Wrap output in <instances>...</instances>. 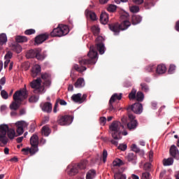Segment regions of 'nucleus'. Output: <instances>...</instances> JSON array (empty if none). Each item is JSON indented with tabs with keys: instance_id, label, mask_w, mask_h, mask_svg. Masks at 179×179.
Here are the masks:
<instances>
[{
	"instance_id": "obj_64",
	"label": "nucleus",
	"mask_w": 179,
	"mask_h": 179,
	"mask_svg": "<svg viewBox=\"0 0 179 179\" xmlns=\"http://www.w3.org/2000/svg\"><path fill=\"white\" fill-rule=\"evenodd\" d=\"M131 150L134 151V152H137L138 151V146H136V144H133L131 145Z\"/></svg>"
},
{
	"instance_id": "obj_38",
	"label": "nucleus",
	"mask_w": 179,
	"mask_h": 179,
	"mask_svg": "<svg viewBox=\"0 0 179 179\" xmlns=\"http://www.w3.org/2000/svg\"><path fill=\"white\" fill-rule=\"evenodd\" d=\"M113 164L114 167H120V166H122V164H124V162L120 159H115L113 161Z\"/></svg>"
},
{
	"instance_id": "obj_34",
	"label": "nucleus",
	"mask_w": 179,
	"mask_h": 179,
	"mask_svg": "<svg viewBox=\"0 0 179 179\" xmlns=\"http://www.w3.org/2000/svg\"><path fill=\"white\" fill-rule=\"evenodd\" d=\"M94 177H96V171L92 169L87 172L86 179H93Z\"/></svg>"
},
{
	"instance_id": "obj_49",
	"label": "nucleus",
	"mask_w": 179,
	"mask_h": 179,
	"mask_svg": "<svg viewBox=\"0 0 179 179\" xmlns=\"http://www.w3.org/2000/svg\"><path fill=\"white\" fill-rule=\"evenodd\" d=\"M141 179H150V173L148 172H144L142 173Z\"/></svg>"
},
{
	"instance_id": "obj_26",
	"label": "nucleus",
	"mask_w": 179,
	"mask_h": 179,
	"mask_svg": "<svg viewBox=\"0 0 179 179\" xmlns=\"http://www.w3.org/2000/svg\"><path fill=\"white\" fill-rule=\"evenodd\" d=\"M38 52V50H30L27 52L26 57L29 58H34L37 55V52Z\"/></svg>"
},
{
	"instance_id": "obj_55",
	"label": "nucleus",
	"mask_w": 179,
	"mask_h": 179,
	"mask_svg": "<svg viewBox=\"0 0 179 179\" xmlns=\"http://www.w3.org/2000/svg\"><path fill=\"white\" fill-rule=\"evenodd\" d=\"M108 154L107 153V150H104L103 152V163H106L107 162V156Z\"/></svg>"
},
{
	"instance_id": "obj_1",
	"label": "nucleus",
	"mask_w": 179,
	"mask_h": 179,
	"mask_svg": "<svg viewBox=\"0 0 179 179\" xmlns=\"http://www.w3.org/2000/svg\"><path fill=\"white\" fill-rule=\"evenodd\" d=\"M15 127L17 128V135L18 136H20V135H23L24 129H26L27 127H29V123L24 120L18 121L15 123ZM6 134L8 139H15V138L17 136V135H16V131H15V129H9V126H8Z\"/></svg>"
},
{
	"instance_id": "obj_32",
	"label": "nucleus",
	"mask_w": 179,
	"mask_h": 179,
	"mask_svg": "<svg viewBox=\"0 0 179 179\" xmlns=\"http://www.w3.org/2000/svg\"><path fill=\"white\" fill-rule=\"evenodd\" d=\"M173 163H174V159L171 157H169L168 159H164L163 160L164 166H173Z\"/></svg>"
},
{
	"instance_id": "obj_7",
	"label": "nucleus",
	"mask_w": 179,
	"mask_h": 179,
	"mask_svg": "<svg viewBox=\"0 0 179 179\" xmlns=\"http://www.w3.org/2000/svg\"><path fill=\"white\" fill-rule=\"evenodd\" d=\"M86 167V162H81L79 164H75L71 168V166H68V170L70 169L69 171H67V173L69 176H71V177L73 176H76L78 173V170H83Z\"/></svg>"
},
{
	"instance_id": "obj_44",
	"label": "nucleus",
	"mask_w": 179,
	"mask_h": 179,
	"mask_svg": "<svg viewBox=\"0 0 179 179\" xmlns=\"http://www.w3.org/2000/svg\"><path fill=\"white\" fill-rule=\"evenodd\" d=\"M115 179H127V176L122 173H115Z\"/></svg>"
},
{
	"instance_id": "obj_19",
	"label": "nucleus",
	"mask_w": 179,
	"mask_h": 179,
	"mask_svg": "<svg viewBox=\"0 0 179 179\" xmlns=\"http://www.w3.org/2000/svg\"><path fill=\"white\" fill-rule=\"evenodd\" d=\"M170 154L171 156L176 159V160H179V151L177 149L176 145H172L170 148Z\"/></svg>"
},
{
	"instance_id": "obj_27",
	"label": "nucleus",
	"mask_w": 179,
	"mask_h": 179,
	"mask_svg": "<svg viewBox=\"0 0 179 179\" xmlns=\"http://www.w3.org/2000/svg\"><path fill=\"white\" fill-rule=\"evenodd\" d=\"M11 50H13V51H15V52H17V54H20L23 48L20 45L17 43L11 45Z\"/></svg>"
},
{
	"instance_id": "obj_13",
	"label": "nucleus",
	"mask_w": 179,
	"mask_h": 179,
	"mask_svg": "<svg viewBox=\"0 0 179 179\" xmlns=\"http://www.w3.org/2000/svg\"><path fill=\"white\" fill-rule=\"evenodd\" d=\"M129 118L130 120V122L127 124V127L129 129H135L136 127H138V122L135 120V116L132 114H129Z\"/></svg>"
},
{
	"instance_id": "obj_30",
	"label": "nucleus",
	"mask_w": 179,
	"mask_h": 179,
	"mask_svg": "<svg viewBox=\"0 0 179 179\" xmlns=\"http://www.w3.org/2000/svg\"><path fill=\"white\" fill-rule=\"evenodd\" d=\"M8 43V36L6 34L2 33L0 34V45H5Z\"/></svg>"
},
{
	"instance_id": "obj_63",
	"label": "nucleus",
	"mask_w": 179,
	"mask_h": 179,
	"mask_svg": "<svg viewBox=\"0 0 179 179\" xmlns=\"http://www.w3.org/2000/svg\"><path fill=\"white\" fill-rule=\"evenodd\" d=\"M133 2L136 3V5H141V3H143V0H133Z\"/></svg>"
},
{
	"instance_id": "obj_21",
	"label": "nucleus",
	"mask_w": 179,
	"mask_h": 179,
	"mask_svg": "<svg viewBox=\"0 0 179 179\" xmlns=\"http://www.w3.org/2000/svg\"><path fill=\"white\" fill-rule=\"evenodd\" d=\"M74 87L76 89H81V87H85V79L83 78H80L74 83Z\"/></svg>"
},
{
	"instance_id": "obj_37",
	"label": "nucleus",
	"mask_w": 179,
	"mask_h": 179,
	"mask_svg": "<svg viewBox=\"0 0 179 179\" xmlns=\"http://www.w3.org/2000/svg\"><path fill=\"white\" fill-rule=\"evenodd\" d=\"M91 30L94 36H99L100 34V28L97 25L92 26Z\"/></svg>"
},
{
	"instance_id": "obj_46",
	"label": "nucleus",
	"mask_w": 179,
	"mask_h": 179,
	"mask_svg": "<svg viewBox=\"0 0 179 179\" xmlns=\"http://www.w3.org/2000/svg\"><path fill=\"white\" fill-rule=\"evenodd\" d=\"M130 11L132 12V13H138V12H139V6H133L130 7Z\"/></svg>"
},
{
	"instance_id": "obj_6",
	"label": "nucleus",
	"mask_w": 179,
	"mask_h": 179,
	"mask_svg": "<svg viewBox=\"0 0 179 179\" xmlns=\"http://www.w3.org/2000/svg\"><path fill=\"white\" fill-rule=\"evenodd\" d=\"M29 96V94H27V90L26 88L21 89L18 91H16L13 94V100L15 101H19L20 103H22L23 100H26Z\"/></svg>"
},
{
	"instance_id": "obj_14",
	"label": "nucleus",
	"mask_w": 179,
	"mask_h": 179,
	"mask_svg": "<svg viewBox=\"0 0 179 179\" xmlns=\"http://www.w3.org/2000/svg\"><path fill=\"white\" fill-rule=\"evenodd\" d=\"M41 73V66L36 64L32 67L31 75L33 78H37Z\"/></svg>"
},
{
	"instance_id": "obj_8",
	"label": "nucleus",
	"mask_w": 179,
	"mask_h": 179,
	"mask_svg": "<svg viewBox=\"0 0 179 179\" xmlns=\"http://www.w3.org/2000/svg\"><path fill=\"white\" fill-rule=\"evenodd\" d=\"M73 122V117L71 115H60L58 117L57 123L62 127L65 125H71Z\"/></svg>"
},
{
	"instance_id": "obj_57",
	"label": "nucleus",
	"mask_w": 179,
	"mask_h": 179,
	"mask_svg": "<svg viewBox=\"0 0 179 179\" xmlns=\"http://www.w3.org/2000/svg\"><path fill=\"white\" fill-rule=\"evenodd\" d=\"M145 69L147 72H153V71H155V66L150 65L147 66Z\"/></svg>"
},
{
	"instance_id": "obj_40",
	"label": "nucleus",
	"mask_w": 179,
	"mask_h": 179,
	"mask_svg": "<svg viewBox=\"0 0 179 179\" xmlns=\"http://www.w3.org/2000/svg\"><path fill=\"white\" fill-rule=\"evenodd\" d=\"M129 98L130 100H134L136 99V90L133 89L129 94Z\"/></svg>"
},
{
	"instance_id": "obj_58",
	"label": "nucleus",
	"mask_w": 179,
	"mask_h": 179,
	"mask_svg": "<svg viewBox=\"0 0 179 179\" xmlns=\"http://www.w3.org/2000/svg\"><path fill=\"white\" fill-rule=\"evenodd\" d=\"M106 122H107V118H106V117H102L100 118L101 125H106Z\"/></svg>"
},
{
	"instance_id": "obj_24",
	"label": "nucleus",
	"mask_w": 179,
	"mask_h": 179,
	"mask_svg": "<svg viewBox=\"0 0 179 179\" xmlns=\"http://www.w3.org/2000/svg\"><path fill=\"white\" fill-rule=\"evenodd\" d=\"M80 97H82V94H74L71 96V100L74 101V103H78L79 104H82Z\"/></svg>"
},
{
	"instance_id": "obj_43",
	"label": "nucleus",
	"mask_w": 179,
	"mask_h": 179,
	"mask_svg": "<svg viewBox=\"0 0 179 179\" xmlns=\"http://www.w3.org/2000/svg\"><path fill=\"white\" fill-rule=\"evenodd\" d=\"M1 96L4 100H8V99H9V94L7 93L6 91H5V90H1Z\"/></svg>"
},
{
	"instance_id": "obj_17",
	"label": "nucleus",
	"mask_w": 179,
	"mask_h": 179,
	"mask_svg": "<svg viewBox=\"0 0 179 179\" xmlns=\"http://www.w3.org/2000/svg\"><path fill=\"white\" fill-rule=\"evenodd\" d=\"M41 108L45 113H51L52 111V104L50 102L42 103Z\"/></svg>"
},
{
	"instance_id": "obj_45",
	"label": "nucleus",
	"mask_w": 179,
	"mask_h": 179,
	"mask_svg": "<svg viewBox=\"0 0 179 179\" xmlns=\"http://www.w3.org/2000/svg\"><path fill=\"white\" fill-rule=\"evenodd\" d=\"M38 96H32L29 98V103H37V101H38Z\"/></svg>"
},
{
	"instance_id": "obj_3",
	"label": "nucleus",
	"mask_w": 179,
	"mask_h": 179,
	"mask_svg": "<svg viewBox=\"0 0 179 179\" xmlns=\"http://www.w3.org/2000/svg\"><path fill=\"white\" fill-rule=\"evenodd\" d=\"M123 126H121V122H113L111 125L109 127L110 129V134H111L112 137L115 140L111 141V143L113 145H115V146H118V141L120 139H122L121 137V131H120V129Z\"/></svg>"
},
{
	"instance_id": "obj_12",
	"label": "nucleus",
	"mask_w": 179,
	"mask_h": 179,
	"mask_svg": "<svg viewBox=\"0 0 179 179\" xmlns=\"http://www.w3.org/2000/svg\"><path fill=\"white\" fill-rule=\"evenodd\" d=\"M30 144L36 152H38V136L34 134L30 138Z\"/></svg>"
},
{
	"instance_id": "obj_35",
	"label": "nucleus",
	"mask_w": 179,
	"mask_h": 179,
	"mask_svg": "<svg viewBox=\"0 0 179 179\" xmlns=\"http://www.w3.org/2000/svg\"><path fill=\"white\" fill-rule=\"evenodd\" d=\"M22 152H25L26 155H27L29 152L31 155H36V153H37V151L32 147L31 148H23Z\"/></svg>"
},
{
	"instance_id": "obj_2",
	"label": "nucleus",
	"mask_w": 179,
	"mask_h": 179,
	"mask_svg": "<svg viewBox=\"0 0 179 179\" xmlns=\"http://www.w3.org/2000/svg\"><path fill=\"white\" fill-rule=\"evenodd\" d=\"M120 17L122 20V22L120 25L118 24L109 25L110 30H111V31H113L115 36L120 34V30H127V29H128V27L131 26V22L128 21V17H129V13H126L124 14H122Z\"/></svg>"
},
{
	"instance_id": "obj_59",
	"label": "nucleus",
	"mask_w": 179,
	"mask_h": 179,
	"mask_svg": "<svg viewBox=\"0 0 179 179\" xmlns=\"http://www.w3.org/2000/svg\"><path fill=\"white\" fill-rule=\"evenodd\" d=\"M57 103L58 104V103H59L60 106H66V101H65V100L64 99H58L57 101Z\"/></svg>"
},
{
	"instance_id": "obj_41",
	"label": "nucleus",
	"mask_w": 179,
	"mask_h": 179,
	"mask_svg": "<svg viewBox=\"0 0 179 179\" xmlns=\"http://www.w3.org/2000/svg\"><path fill=\"white\" fill-rule=\"evenodd\" d=\"M107 10L110 13L115 12V10H117V6L114 4H109L107 8Z\"/></svg>"
},
{
	"instance_id": "obj_36",
	"label": "nucleus",
	"mask_w": 179,
	"mask_h": 179,
	"mask_svg": "<svg viewBox=\"0 0 179 179\" xmlns=\"http://www.w3.org/2000/svg\"><path fill=\"white\" fill-rule=\"evenodd\" d=\"M17 43H26L27 42V37L23 36H17L15 38Z\"/></svg>"
},
{
	"instance_id": "obj_31",
	"label": "nucleus",
	"mask_w": 179,
	"mask_h": 179,
	"mask_svg": "<svg viewBox=\"0 0 179 179\" xmlns=\"http://www.w3.org/2000/svg\"><path fill=\"white\" fill-rule=\"evenodd\" d=\"M127 160L128 162H131L132 163H136V155L134 154L133 152H129L127 156L126 157Z\"/></svg>"
},
{
	"instance_id": "obj_33",
	"label": "nucleus",
	"mask_w": 179,
	"mask_h": 179,
	"mask_svg": "<svg viewBox=\"0 0 179 179\" xmlns=\"http://www.w3.org/2000/svg\"><path fill=\"white\" fill-rule=\"evenodd\" d=\"M51 134V130L50 129V127L48 126H44L42 128V135H44L45 136H48Z\"/></svg>"
},
{
	"instance_id": "obj_60",
	"label": "nucleus",
	"mask_w": 179,
	"mask_h": 179,
	"mask_svg": "<svg viewBox=\"0 0 179 179\" xmlns=\"http://www.w3.org/2000/svg\"><path fill=\"white\" fill-rule=\"evenodd\" d=\"M86 99H87V95L86 94H84L83 96H80L81 103H84V101H86Z\"/></svg>"
},
{
	"instance_id": "obj_48",
	"label": "nucleus",
	"mask_w": 179,
	"mask_h": 179,
	"mask_svg": "<svg viewBox=\"0 0 179 179\" xmlns=\"http://www.w3.org/2000/svg\"><path fill=\"white\" fill-rule=\"evenodd\" d=\"M34 33H36V30L33 29H27L24 31V34H26L27 36H31V34H34Z\"/></svg>"
},
{
	"instance_id": "obj_15",
	"label": "nucleus",
	"mask_w": 179,
	"mask_h": 179,
	"mask_svg": "<svg viewBox=\"0 0 179 179\" xmlns=\"http://www.w3.org/2000/svg\"><path fill=\"white\" fill-rule=\"evenodd\" d=\"M41 78L43 80H45L43 83L44 86H46V87H50V86H51V75H50V73H45L41 75Z\"/></svg>"
},
{
	"instance_id": "obj_47",
	"label": "nucleus",
	"mask_w": 179,
	"mask_h": 179,
	"mask_svg": "<svg viewBox=\"0 0 179 179\" xmlns=\"http://www.w3.org/2000/svg\"><path fill=\"white\" fill-rule=\"evenodd\" d=\"M12 57H13V54L12 53V52L8 51L7 52V53L6 54L4 59L6 60H8L10 61V59L12 58Z\"/></svg>"
},
{
	"instance_id": "obj_28",
	"label": "nucleus",
	"mask_w": 179,
	"mask_h": 179,
	"mask_svg": "<svg viewBox=\"0 0 179 179\" xmlns=\"http://www.w3.org/2000/svg\"><path fill=\"white\" fill-rule=\"evenodd\" d=\"M85 15L87 17H90L91 20H97V15H96V13L94 12L87 10L85 11Z\"/></svg>"
},
{
	"instance_id": "obj_61",
	"label": "nucleus",
	"mask_w": 179,
	"mask_h": 179,
	"mask_svg": "<svg viewBox=\"0 0 179 179\" xmlns=\"http://www.w3.org/2000/svg\"><path fill=\"white\" fill-rule=\"evenodd\" d=\"M53 113H55V114H57V113H58V102H56L55 104Z\"/></svg>"
},
{
	"instance_id": "obj_20",
	"label": "nucleus",
	"mask_w": 179,
	"mask_h": 179,
	"mask_svg": "<svg viewBox=\"0 0 179 179\" xmlns=\"http://www.w3.org/2000/svg\"><path fill=\"white\" fill-rule=\"evenodd\" d=\"M100 22L102 24H107L108 23V14L106 12H102L100 16Z\"/></svg>"
},
{
	"instance_id": "obj_22",
	"label": "nucleus",
	"mask_w": 179,
	"mask_h": 179,
	"mask_svg": "<svg viewBox=\"0 0 179 179\" xmlns=\"http://www.w3.org/2000/svg\"><path fill=\"white\" fill-rule=\"evenodd\" d=\"M166 71H167V69L164 64L158 65L156 69V72L159 75H163V73H166Z\"/></svg>"
},
{
	"instance_id": "obj_54",
	"label": "nucleus",
	"mask_w": 179,
	"mask_h": 179,
	"mask_svg": "<svg viewBox=\"0 0 179 179\" xmlns=\"http://www.w3.org/2000/svg\"><path fill=\"white\" fill-rule=\"evenodd\" d=\"M150 167H152V164L145 163L144 164L143 169H144V170H145V171H149V170H150Z\"/></svg>"
},
{
	"instance_id": "obj_52",
	"label": "nucleus",
	"mask_w": 179,
	"mask_h": 179,
	"mask_svg": "<svg viewBox=\"0 0 179 179\" xmlns=\"http://www.w3.org/2000/svg\"><path fill=\"white\" fill-rule=\"evenodd\" d=\"M36 58H37L39 61H43V59L45 58V56L44 55H41L38 52H37Z\"/></svg>"
},
{
	"instance_id": "obj_5",
	"label": "nucleus",
	"mask_w": 179,
	"mask_h": 179,
	"mask_svg": "<svg viewBox=\"0 0 179 179\" xmlns=\"http://www.w3.org/2000/svg\"><path fill=\"white\" fill-rule=\"evenodd\" d=\"M69 33V28L66 25L59 24L57 28H55L50 36L52 37H62V36H66Z\"/></svg>"
},
{
	"instance_id": "obj_29",
	"label": "nucleus",
	"mask_w": 179,
	"mask_h": 179,
	"mask_svg": "<svg viewBox=\"0 0 179 179\" xmlns=\"http://www.w3.org/2000/svg\"><path fill=\"white\" fill-rule=\"evenodd\" d=\"M132 24H139L142 22V17L140 15H133L131 17Z\"/></svg>"
},
{
	"instance_id": "obj_25",
	"label": "nucleus",
	"mask_w": 179,
	"mask_h": 179,
	"mask_svg": "<svg viewBox=\"0 0 179 179\" xmlns=\"http://www.w3.org/2000/svg\"><path fill=\"white\" fill-rule=\"evenodd\" d=\"M21 102H19V101H13L10 105V110H13L14 111H16V110L19 109V107H20Z\"/></svg>"
},
{
	"instance_id": "obj_10",
	"label": "nucleus",
	"mask_w": 179,
	"mask_h": 179,
	"mask_svg": "<svg viewBox=\"0 0 179 179\" xmlns=\"http://www.w3.org/2000/svg\"><path fill=\"white\" fill-rule=\"evenodd\" d=\"M8 131V124H0V143L6 145L8 143V137L6 131Z\"/></svg>"
},
{
	"instance_id": "obj_39",
	"label": "nucleus",
	"mask_w": 179,
	"mask_h": 179,
	"mask_svg": "<svg viewBox=\"0 0 179 179\" xmlns=\"http://www.w3.org/2000/svg\"><path fill=\"white\" fill-rule=\"evenodd\" d=\"M145 98V96L143 95V93L138 92H137V94L136 96V99L137 101H143V99Z\"/></svg>"
},
{
	"instance_id": "obj_11",
	"label": "nucleus",
	"mask_w": 179,
	"mask_h": 179,
	"mask_svg": "<svg viewBox=\"0 0 179 179\" xmlns=\"http://www.w3.org/2000/svg\"><path fill=\"white\" fill-rule=\"evenodd\" d=\"M104 38L103 36H98L96 39V48L101 54V55H103L104 52H106V46H104Z\"/></svg>"
},
{
	"instance_id": "obj_23",
	"label": "nucleus",
	"mask_w": 179,
	"mask_h": 179,
	"mask_svg": "<svg viewBox=\"0 0 179 179\" xmlns=\"http://www.w3.org/2000/svg\"><path fill=\"white\" fill-rule=\"evenodd\" d=\"M122 99V94H120L118 95V94L115 93L113 95H112V96L110 97V99L109 101V103L113 104V103L115 102L116 100H121Z\"/></svg>"
},
{
	"instance_id": "obj_18",
	"label": "nucleus",
	"mask_w": 179,
	"mask_h": 179,
	"mask_svg": "<svg viewBox=\"0 0 179 179\" xmlns=\"http://www.w3.org/2000/svg\"><path fill=\"white\" fill-rule=\"evenodd\" d=\"M47 38H48V34H43L38 35L35 38V43L36 44H42V43H44V41H45Z\"/></svg>"
},
{
	"instance_id": "obj_50",
	"label": "nucleus",
	"mask_w": 179,
	"mask_h": 179,
	"mask_svg": "<svg viewBox=\"0 0 179 179\" xmlns=\"http://www.w3.org/2000/svg\"><path fill=\"white\" fill-rule=\"evenodd\" d=\"M128 148V146L127 145V144H124V143H122V144H120V145L117 147V148L120 150H122V152H124V150Z\"/></svg>"
},
{
	"instance_id": "obj_51",
	"label": "nucleus",
	"mask_w": 179,
	"mask_h": 179,
	"mask_svg": "<svg viewBox=\"0 0 179 179\" xmlns=\"http://www.w3.org/2000/svg\"><path fill=\"white\" fill-rule=\"evenodd\" d=\"M141 89L143 92H149V87L145 83H141Z\"/></svg>"
},
{
	"instance_id": "obj_4",
	"label": "nucleus",
	"mask_w": 179,
	"mask_h": 179,
	"mask_svg": "<svg viewBox=\"0 0 179 179\" xmlns=\"http://www.w3.org/2000/svg\"><path fill=\"white\" fill-rule=\"evenodd\" d=\"M87 55L90 59H82L81 60H79L80 65H94V64L97 62L99 54L97 53V51L93 49V46L90 48Z\"/></svg>"
},
{
	"instance_id": "obj_53",
	"label": "nucleus",
	"mask_w": 179,
	"mask_h": 179,
	"mask_svg": "<svg viewBox=\"0 0 179 179\" xmlns=\"http://www.w3.org/2000/svg\"><path fill=\"white\" fill-rule=\"evenodd\" d=\"M174 71H176V65L171 64V66H169V73H170V74L174 73Z\"/></svg>"
},
{
	"instance_id": "obj_42",
	"label": "nucleus",
	"mask_w": 179,
	"mask_h": 179,
	"mask_svg": "<svg viewBox=\"0 0 179 179\" xmlns=\"http://www.w3.org/2000/svg\"><path fill=\"white\" fill-rule=\"evenodd\" d=\"M74 69L77 71L78 72H84V71H86L87 68L85 66H81L80 67L78 64H75L73 66Z\"/></svg>"
},
{
	"instance_id": "obj_62",
	"label": "nucleus",
	"mask_w": 179,
	"mask_h": 179,
	"mask_svg": "<svg viewBox=\"0 0 179 179\" xmlns=\"http://www.w3.org/2000/svg\"><path fill=\"white\" fill-rule=\"evenodd\" d=\"M5 83H6V78H5V77H3L0 80V85H2V86H3Z\"/></svg>"
},
{
	"instance_id": "obj_9",
	"label": "nucleus",
	"mask_w": 179,
	"mask_h": 179,
	"mask_svg": "<svg viewBox=\"0 0 179 179\" xmlns=\"http://www.w3.org/2000/svg\"><path fill=\"white\" fill-rule=\"evenodd\" d=\"M31 87L35 89V93H45L44 87L41 86V78H37L30 83Z\"/></svg>"
},
{
	"instance_id": "obj_16",
	"label": "nucleus",
	"mask_w": 179,
	"mask_h": 179,
	"mask_svg": "<svg viewBox=\"0 0 179 179\" xmlns=\"http://www.w3.org/2000/svg\"><path fill=\"white\" fill-rule=\"evenodd\" d=\"M131 110L135 114H141L143 111V106L140 103H136L131 106Z\"/></svg>"
},
{
	"instance_id": "obj_56",
	"label": "nucleus",
	"mask_w": 179,
	"mask_h": 179,
	"mask_svg": "<svg viewBox=\"0 0 179 179\" xmlns=\"http://www.w3.org/2000/svg\"><path fill=\"white\" fill-rule=\"evenodd\" d=\"M148 159L150 163H152L153 162V151L150 150L148 153Z\"/></svg>"
}]
</instances>
